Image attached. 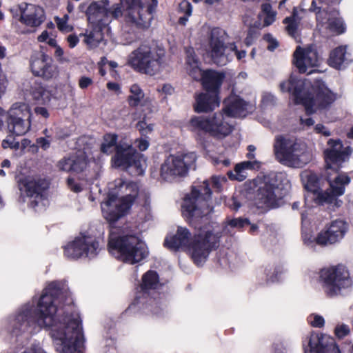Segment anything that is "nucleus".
Segmentation results:
<instances>
[{
  "label": "nucleus",
  "instance_id": "1",
  "mask_svg": "<svg viewBox=\"0 0 353 353\" xmlns=\"http://www.w3.org/2000/svg\"><path fill=\"white\" fill-rule=\"evenodd\" d=\"M73 303L72 294L65 281H54L43 289L37 301L28 302L4 321L1 335L16 348L27 346L32 336L41 329L50 331L59 353H74L83 342L81 320L77 312L61 315L58 303Z\"/></svg>",
  "mask_w": 353,
  "mask_h": 353
},
{
  "label": "nucleus",
  "instance_id": "2",
  "mask_svg": "<svg viewBox=\"0 0 353 353\" xmlns=\"http://www.w3.org/2000/svg\"><path fill=\"white\" fill-rule=\"evenodd\" d=\"M352 149L349 146L343 147L340 140L330 139L327 148L324 150L325 161V174L332 192L323 191L319 188V180L316 174L311 171L305 170L301 174V181L307 190L305 202L310 198L318 205L330 204L339 208L342 201L336 197L344 194L345 186L350 182V178L346 174H339L341 164L345 161Z\"/></svg>",
  "mask_w": 353,
  "mask_h": 353
},
{
  "label": "nucleus",
  "instance_id": "3",
  "mask_svg": "<svg viewBox=\"0 0 353 353\" xmlns=\"http://www.w3.org/2000/svg\"><path fill=\"white\" fill-rule=\"evenodd\" d=\"M195 228L196 230L192 236L188 228L178 227L175 234L165 238L164 244L170 250L187 251L194 263L201 266L206 261L210 252L218 246L221 236L212 224L195 225Z\"/></svg>",
  "mask_w": 353,
  "mask_h": 353
},
{
  "label": "nucleus",
  "instance_id": "4",
  "mask_svg": "<svg viewBox=\"0 0 353 353\" xmlns=\"http://www.w3.org/2000/svg\"><path fill=\"white\" fill-rule=\"evenodd\" d=\"M283 92H289L297 104H303L307 114H310L328 108L336 99L323 82L316 81L314 84L307 79H299L291 76L280 84Z\"/></svg>",
  "mask_w": 353,
  "mask_h": 353
},
{
  "label": "nucleus",
  "instance_id": "5",
  "mask_svg": "<svg viewBox=\"0 0 353 353\" xmlns=\"http://www.w3.org/2000/svg\"><path fill=\"white\" fill-rule=\"evenodd\" d=\"M139 194V187L135 182L118 179L109 184L107 199L101 207L104 218L115 222L123 216L132 207Z\"/></svg>",
  "mask_w": 353,
  "mask_h": 353
},
{
  "label": "nucleus",
  "instance_id": "6",
  "mask_svg": "<svg viewBox=\"0 0 353 353\" xmlns=\"http://www.w3.org/2000/svg\"><path fill=\"white\" fill-rule=\"evenodd\" d=\"M288 180L283 173L272 172L258 176L252 181L255 192V203L258 208H274L279 205L283 196V185H287Z\"/></svg>",
  "mask_w": 353,
  "mask_h": 353
},
{
  "label": "nucleus",
  "instance_id": "7",
  "mask_svg": "<svg viewBox=\"0 0 353 353\" xmlns=\"http://www.w3.org/2000/svg\"><path fill=\"white\" fill-rule=\"evenodd\" d=\"M108 250L115 258L131 265L141 262L148 255L147 245L139 236H117L113 231L110 234Z\"/></svg>",
  "mask_w": 353,
  "mask_h": 353
},
{
  "label": "nucleus",
  "instance_id": "8",
  "mask_svg": "<svg viewBox=\"0 0 353 353\" xmlns=\"http://www.w3.org/2000/svg\"><path fill=\"white\" fill-rule=\"evenodd\" d=\"M276 159L282 165L301 168L307 163V145L302 140L290 135H278L273 144Z\"/></svg>",
  "mask_w": 353,
  "mask_h": 353
},
{
  "label": "nucleus",
  "instance_id": "9",
  "mask_svg": "<svg viewBox=\"0 0 353 353\" xmlns=\"http://www.w3.org/2000/svg\"><path fill=\"white\" fill-rule=\"evenodd\" d=\"M302 239L304 245L310 249L315 250L316 245L328 246L340 243L349 230L348 223L343 219L332 221L316 236L306 228L305 216L301 214Z\"/></svg>",
  "mask_w": 353,
  "mask_h": 353
},
{
  "label": "nucleus",
  "instance_id": "10",
  "mask_svg": "<svg viewBox=\"0 0 353 353\" xmlns=\"http://www.w3.org/2000/svg\"><path fill=\"white\" fill-rule=\"evenodd\" d=\"M128 63L134 70L153 76L166 65L165 49L141 45L129 54Z\"/></svg>",
  "mask_w": 353,
  "mask_h": 353
},
{
  "label": "nucleus",
  "instance_id": "11",
  "mask_svg": "<svg viewBox=\"0 0 353 353\" xmlns=\"http://www.w3.org/2000/svg\"><path fill=\"white\" fill-rule=\"evenodd\" d=\"M228 38L226 32L221 28L211 30L205 46L207 54L218 65H225L232 60L234 53L238 60H242L246 56L245 50H238L235 43H225Z\"/></svg>",
  "mask_w": 353,
  "mask_h": 353
},
{
  "label": "nucleus",
  "instance_id": "12",
  "mask_svg": "<svg viewBox=\"0 0 353 353\" xmlns=\"http://www.w3.org/2000/svg\"><path fill=\"white\" fill-rule=\"evenodd\" d=\"M210 181L205 180L199 187L194 186L188 194L182 204V214L191 224H195L199 219L209 214L212 207L209 204L211 196Z\"/></svg>",
  "mask_w": 353,
  "mask_h": 353
},
{
  "label": "nucleus",
  "instance_id": "13",
  "mask_svg": "<svg viewBox=\"0 0 353 353\" xmlns=\"http://www.w3.org/2000/svg\"><path fill=\"white\" fill-rule=\"evenodd\" d=\"M188 127L192 132H203L217 139H224L233 130L229 119L222 111L207 116H194Z\"/></svg>",
  "mask_w": 353,
  "mask_h": 353
},
{
  "label": "nucleus",
  "instance_id": "14",
  "mask_svg": "<svg viewBox=\"0 0 353 353\" xmlns=\"http://www.w3.org/2000/svg\"><path fill=\"white\" fill-rule=\"evenodd\" d=\"M320 279L324 292L330 297L342 295L352 286L349 271L341 264L323 268Z\"/></svg>",
  "mask_w": 353,
  "mask_h": 353
},
{
  "label": "nucleus",
  "instance_id": "15",
  "mask_svg": "<svg viewBox=\"0 0 353 353\" xmlns=\"http://www.w3.org/2000/svg\"><path fill=\"white\" fill-rule=\"evenodd\" d=\"M111 161L113 167L125 170L132 176L143 175L147 168L145 157L126 143L117 145Z\"/></svg>",
  "mask_w": 353,
  "mask_h": 353
},
{
  "label": "nucleus",
  "instance_id": "16",
  "mask_svg": "<svg viewBox=\"0 0 353 353\" xmlns=\"http://www.w3.org/2000/svg\"><path fill=\"white\" fill-rule=\"evenodd\" d=\"M48 185L44 180L28 176L19 180V201L27 203L35 211L45 210L48 200L45 196V190Z\"/></svg>",
  "mask_w": 353,
  "mask_h": 353
},
{
  "label": "nucleus",
  "instance_id": "17",
  "mask_svg": "<svg viewBox=\"0 0 353 353\" xmlns=\"http://www.w3.org/2000/svg\"><path fill=\"white\" fill-rule=\"evenodd\" d=\"M161 285L158 274L153 270H149L142 277V283L131 307H137L144 311L151 312L155 314L159 313V307L156 299L152 296L156 294V290Z\"/></svg>",
  "mask_w": 353,
  "mask_h": 353
},
{
  "label": "nucleus",
  "instance_id": "18",
  "mask_svg": "<svg viewBox=\"0 0 353 353\" xmlns=\"http://www.w3.org/2000/svg\"><path fill=\"white\" fill-rule=\"evenodd\" d=\"M186 52V70L195 80H201L204 88L208 92H217L222 84L224 74L222 72L208 70L203 71L200 68V61L196 57L194 49L188 48Z\"/></svg>",
  "mask_w": 353,
  "mask_h": 353
},
{
  "label": "nucleus",
  "instance_id": "19",
  "mask_svg": "<svg viewBox=\"0 0 353 353\" xmlns=\"http://www.w3.org/2000/svg\"><path fill=\"white\" fill-rule=\"evenodd\" d=\"M196 155L190 152L181 155H170L160 167V176L162 180L173 182L187 175L190 169L195 168Z\"/></svg>",
  "mask_w": 353,
  "mask_h": 353
},
{
  "label": "nucleus",
  "instance_id": "20",
  "mask_svg": "<svg viewBox=\"0 0 353 353\" xmlns=\"http://www.w3.org/2000/svg\"><path fill=\"white\" fill-rule=\"evenodd\" d=\"M120 3L128 21L141 28L150 26L152 14L158 4L157 0H120Z\"/></svg>",
  "mask_w": 353,
  "mask_h": 353
},
{
  "label": "nucleus",
  "instance_id": "21",
  "mask_svg": "<svg viewBox=\"0 0 353 353\" xmlns=\"http://www.w3.org/2000/svg\"><path fill=\"white\" fill-rule=\"evenodd\" d=\"M99 251V242L95 236L88 232L81 233L64 247V254L70 259L94 257Z\"/></svg>",
  "mask_w": 353,
  "mask_h": 353
},
{
  "label": "nucleus",
  "instance_id": "22",
  "mask_svg": "<svg viewBox=\"0 0 353 353\" xmlns=\"http://www.w3.org/2000/svg\"><path fill=\"white\" fill-rule=\"evenodd\" d=\"M316 14L317 27L320 30L330 35H338L345 32L346 27L343 19L335 8L330 4L321 6L316 10H311Z\"/></svg>",
  "mask_w": 353,
  "mask_h": 353
},
{
  "label": "nucleus",
  "instance_id": "23",
  "mask_svg": "<svg viewBox=\"0 0 353 353\" xmlns=\"http://www.w3.org/2000/svg\"><path fill=\"white\" fill-rule=\"evenodd\" d=\"M304 353H341L334 339L329 335L312 332L302 341Z\"/></svg>",
  "mask_w": 353,
  "mask_h": 353
},
{
  "label": "nucleus",
  "instance_id": "24",
  "mask_svg": "<svg viewBox=\"0 0 353 353\" xmlns=\"http://www.w3.org/2000/svg\"><path fill=\"white\" fill-rule=\"evenodd\" d=\"M294 63L301 73L310 74L319 65L316 50L313 46H298L294 52Z\"/></svg>",
  "mask_w": 353,
  "mask_h": 353
},
{
  "label": "nucleus",
  "instance_id": "25",
  "mask_svg": "<svg viewBox=\"0 0 353 353\" xmlns=\"http://www.w3.org/2000/svg\"><path fill=\"white\" fill-rule=\"evenodd\" d=\"M89 159L84 151L79 150L63 157L57 163L59 171L79 174L84 172L89 165Z\"/></svg>",
  "mask_w": 353,
  "mask_h": 353
},
{
  "label": "nucleus",
  "instance_id": "26",
  "mask_svg": "<svg viewBox=\"0 0 353 353\" xmlns=\"http://www.w3.org/2000/svg\"><path fill=\"white\" fill-rule=\"evenodd\" d=\"M110 2L108 0H101L92 3L88 8L86 14L90 25L108 28Z\"/></svg>",
  "mask_w": 353,
  "mask_h": 353
},
{
  "label": "nucleus",
  "instance_id": "27",
  "mask_svg": "<svg viewBox=\"0 0 353 353\" xmlns=\"http://www.w3.org/2000/svg\"><path fill=\"white\" fill-rule=\"evenodd\" d=\"M254 107L239 96L231 94L223 101L222 112L229 117H244L252 112Z\"/></svg>",
  "mask_w": 353,
  "mask_h": 353
},
{
  "label": "nucleus",
  "instance_id": "28",
  "mask_svg": "<svg viewBox=\"0 0 353 353\" xmlns=\"http://www.w3.org/2000/svg\"><path fill=\"white\" fill-rule=\"evenodd\" d=\"M30 67L34 75L46 79L52 78L57 72V68L52 64V59L41 52L32 56Z\"/></svg>",
  "mask_w": 353,
  "mask_h": 353
},
{
  "label": "nucleus",
  "instance_id": "29",
  "mask_svg": "<svg viewBox=\"0 0 353 353\" xmlns=\"http://www.w3.org/2000/svg\"><path fill=\"white\" fill-rule=\"evenodd\" d=\"M20 21L29 27H38L45 20V12L42 8L34 4L22 3L19 6Z\"/></svg>",
  "mask_w": 353,
  "mask_h": 353
},
{
  "label": "nucleus",
  "instance_id": "30",
  "mask_svg": "<svg viewBox=\"0 0 353 353\" xmlns=\"http://www.w3.org/2000/svg\"><path fill=\"white\" fill-rule=\"evenodd\" d=\"M194 110L197 113L212 112L220 105L217 92H205L195 95Z\"/></svg>",
  "mask_w": 353,
  "mask_h": 353
},
{
  "label": "nucleus",
  "instance_id": "31",
  "mask_svg": "<svg viewBox=\"0 0 353 353\" xmlns=\"http://www.w3.org/2000/svg\"><path fill=\"white\" fill-rule=\"evenodd\" d=\"M352 61V58L350 52L347 51V46H341L330 52L327 63L330 66L341 70L345 68Z\"/></svg>",
  "mask_w": 353,
  "mask_h": 353
},
{
  "label": "nucleus",
  "instance_id": "32",
  "mask_svg": "<svg viewBox=\"0 0 353 353\" xmlns=\"http://www.w3.org/2000/svg\"><path fill=\"white\" fill-rule=\"evenodd\" d=\"M130 94L128 97V104L132 107L150 106L152 104V100L150 97H145L142 88L137 83H134L130 86Z\"/></svg>",
  "mask_w": 353,
  "mask_h": 353
},
{
  "label": "nucleus",
  "instance_id": "33",
  "mask_svg": "<svg viewBox=\"0 0 353 353\" xmlns=\"http://www.w3.org/2000/svg\"><path fill=\"white\" fill-rule=\"evenodd\" d=\"M259 168V163L256 161H246L236 164L233 172L228 173L229 178L242 181L247 177V170Z\"/></svg>",
  "mask_w": 353,
  "mask_h": 353
},
{
  "label": "nucleus",
  "instance_id": "34",
  "mask_svg": "<svg viewBox=\"0 0 353 353\" xmlns=\"http://www.w3.org/2000/svg\"><path fill=\"white\" fill-rule=\"evenodd\" d=\"M108 30V28L103 26H91L85 33V43L90 48H96L103 39V31Z\"/></svg>",
  "mask_w": 353,
  "mask_h": 353
},
{
  "label": "nucleus",
  "instance_id": "35",
  "mask_svg": "<svg viewBox=\"0 0 353 353\" xmlns=\"http://www.w3.org/2000/svg\"><path fill=\"white\" fill-rule=\"evenodd\" d=\"M141 197V207L138 212L137 217L141 222H146L152 219L151 200L149 194L145 192L140 193Z\"/></svg>",
  "mask_w": 353,
  "mask_h": 353
},
{
  "label": "nucleus",
  "instance_id": "36",
  "mask_svg": "<svg viewBox=\"0 0 353 353\" xmlns=\"http://www.w3.org/2000/svg\"><path fill=\"white\" fill-rule=\"evenodd\" d=\"M285 270L283 267H267L264 268L261 274L265 277L267 283H274L280 281L283 279Z\"/></svg>",
  "mask_w": 353,
  "mask_h": 353
},
{
  "label": "nucleus",
  "instance_id": "37",
  "mask_svg": "<svg viewBox=\"0 0 353 353\" xmlns=\"http://www.w3.org/2000/svg\"><path fill=\"white\" fill-rule=\"evenodd\" d=\"M31 94L33 99L40 103H48L50 100V94L43 86L34 83L31 88Z\"/></svg>",
  "mask_w": 353,
  "mask_h": 353
},
{
  "label": "nucleus",
  "instance_id": "38",
  "mask_svg": "<svg viewBox=\"0 0 353 353\" xmlns=\"http://www.w3.org/2000/svg\"><path fill=\"white\" fill-rule=\"evenodd\" d=\"M117 135L116 134H106L103 136V142L101 145V151L106 154L112 152L114 148L116 149L117 142Z\"/></svg>",
  "mask_w": 353,
  "mask_h": 353
},
{
  "label": "nucleus",
  "instance_id": "39",
  "mask_svg": "<svg viewBox=\"0 0 353 353\" xmlns=\"http://www.w3.org/2000/svg\"><path fill=\"white\" fill-rule=\"evenodd\" d=\"M250 222L247 219L237 218L228 219L223 228V232L226 234H232V229L240 230L245 225H249Z\"/></svg>",
  "mask_w": 353,
  "mask_h": 353
},
{
  "label": "nucleus",
  "instance_id": "40",
  "mask_svg": "<svg viewBox=\"0 0 353 353\" xmlns=\"http://www.w3.org/2000/svg\"><path fill=\"white\" fill-rule=\"evenodd\" d=\"M299 21V20L296 16L295 8L293 10V15L286 17L283 20V23L285 24L286 31L292 37H295L297 34Z\"/></svg>",
  "mask_w": 353,
  "mask_h": 353
},
{
  "label": "nucleus",
  "instance_id": "41",
  "mask_svg": "<svg viewBox=\"0 0 353 353\" xmlns=\"http://www.w3.org/2000/svg\"><path fill=\"white\" fill-rule=\"evenodd\" d=\"M261 10L265 14L263 26H269L272 24L276 16V12L272 10V6L270 3H264L261 6Z\"/></svg>",
  "mask_w": 353,
  "mask_h": 353
},
{
  "label": "nucleus",
  "instance_id": "42",
  "mask_svg": "<svg viewBox=\"0 0 353 353\" xmlns=\"http://www.w3.org/2000/svg\"><path fill=\"white\" fill-rule=\"evenodd\" d=\"M179 10L184 14V16L179 18V23L184 26L188 21L189 17L192 14V6L188 1L183 0L179 4Z\"/></svg>",
  "mask_w": 353,
  "mask_h": 353
},
{
  "label": "nucleus",
  "instance_id": "43",
  "mask_svg": "<svg viewBox=\"0 0 353 353\" xmlns=\"http://www.w3.org/2000/svg\"><path fill=\"white\" fill-rule=\"evenodd\" d=\"M68 15L64 14L63 17H55V21L59 30L65 32H70L72 29V26L68 24Z\"/></svg>",
  "mask_w": 353,
  "mask_h": 353
},
{
  "label": "nucleus",
  "instance_id": "44",
  "mask_svg": "<svg viewBox=\"0 0 353 353\" xmlns=\"http://www.w3.org/2000/svg\"><path fill=\"white\" fill-rule=\"evenodd\" d=\"M309 324L314 327L321 328L325 325L324 318L317 314H311L307 317Z\"/></svg>",
  "mask_w": 353,
  "mask_h": 353
},
{
  "label": "nucleus",
  "instance_id": "45",
  "mask_svg": "<svg viewBox=\"0 0 353 353\" xmlns=\"http://www.w3.org/2000/svg\"><path fill=\"white\" fill-rule=\"evenodd\" d=\"M350 333V328L349 325L340 323L336 325L334 328V334L338 339H343Z\"/></svg>",
  "mask_w": 353,
  "mask_h": 353
},
{
  "label": "nucleus",
  "instance_id": "46",
  "mask_svg": "<svg viewBox=\"0 0 353 353\" xmlns=\"http://www.w3.org/2000/svg\"><path fill=\"white\" fill-rule=\"evenodd\" d=\"M255 28L259 29L261 28V23H257V25L255 24L254 27L250 28L248 32V35L245 39V43L247 46H250L252 43L253 41L257 37L258 32L256 30Z\"/></svg>",
  "mask_w": 353,
  "mask_h": 353
},
{
  "label": "nucleus",
  "instance_id": "47",
  "mask_svg": "<svg viewBox=\"0 0 353 353\" xmlns=\"http://www.w3.org/2000/svg\"><path fill=\"white\" fill-rule=\"evenodd\" d=\"M137 128L142 136H147L153 131V125L148 124L145 121H141L137 123Z\"/></svg>",
  "mask_w": 353,
  "mask_h": 353
},
{
  "label": "nucleus",
  "instance_id": "48",
  "mask_svg": "<svg viewBox=\"0 0 353 353\" xmlns=\"http://www.w3.org/2000/svg\"><path fill=\"white\" fill-rule=\"evenodd\" d=\"M39 42H45L50 46L56 45V39L50 35L47 30H43L41 34L37 37Z\"/></svg>",
  "mask_w": 353,
  "mask_h": 353
},
{
  "label": "nucleus",
  "instance_id": "49",
  "mask_svg": "<svg viewBox=\"0 0 353 353\" xmlns=\"http://www.w3.org/2000/svg\"><path fill=\"white\" fill-rule=\"evenodd\" d=\"M67 185L68 188L75 193H79L83 190L82 185L71 176L68 178Z\"/></svg>",
  "mask_w": 353,
  "mask_h": 353
},
{
  "label": "nucleus",
  "instance_id": "50",
  "mask_svg": "<svg viewBox=\"0 0 353 353\" xmlns=\"http://www.w3.org/2000/svg\"><path fill=\"white\" fill-rule=\"evenodd\" d=\"M276 99L270 92H264L262 95L261 103L264 106H270L275 104Z\"/></svg>",
  "mask_w": 353,
  "mask_h": 353
},
{
  "label": "nucleus",
  "instance_id": "51",
  "mask_svg": "<svg viewBox=\"0 0 353 353\" xmlns=\"http://www.w3.org/2000/svg\"><path fill=\"white\" fill-rule=\"evenodd\" d=\"M28 148H29V150H31L32 152H36L38 150V146L34 144H31L30 140L28 139H22L21 141V152L24 153Z\"/></svg>",
  "mask_w": 353,
  "mask_h": 353
},
{
  "label": "nucleus",
  "instance_id": "52",
  "mask_svg": "<svg viewBox=\"0 0 353 353\" xmlns=\"http://www.w3.org/2000/svg\"><path fill=\"white\" fill-rule=\"evenodd\" d=\"M340 0H312L310 11L316 10L317 8L321 7V6L327 5L333 2L339 1Z\"/></svg>",
  "mask_w": 353,
  "mask_h": 353
},
{
  "label": "nucleus",
  "instance_id": "53",
  "mask_svg": "<svg viewBox=\"0 0 353 353\" xmlns=\"http://www.w3.org/2000/svg\"><path fill=\"white\" fill-rule=\"evenodd\" d=\"M225 181V178L221 176H214L211 179V183L214 188L220 190L223 183Z\"/></svg>",
  "mask_w": 353,
  "mask_h": 353
},
{
  "label": "nucleus",
  "instance_id": "54",
  "mask_svg": "<svg viewBox=\"0 0 353 353\" xmlns=\"http://www.w3.org/2000/svg\"><path fill=\"white\" fill-rule=\"evenodd\" d=\"M93 83V79L86 76H82L79 79V87L81 89H86Z\"/></svg>",
  "mask_w": 353,
  "mask_h": 353
},
{
  "label": "nucleus",
  "instance_id": "55",
  "mask_svg": "<svg viewBox=\"0 0 353 353\" xmlns=\"http://www.w3.org/2000/svg\"><path fill=\"white\" fill-rule=\"evenodd\" d=\"M121 4H117L114 5L112 7V9H110V13H109V19H110V17L117 19L122 16V9H121Z\"/></svg>",
  "mask_w": 353,
  "mask_h": 353
},
{
  "label": "nucleus",
  "instance_id": "56",
  "mask_svg": "<svg viewBox=\"0 0 353 353\" xmlns=\"http://www.w3.org/2000/svg\"><path fill=\"white\" fill-rule=\"evenodd\" d=\"M225 203L227 206L234 210H238L241 207L240 203L234 197L230 198L225 200Z\"/></svg>",
  "mask_w": 353,
  "mask_h": 353
},
{
  "label": "nucleus",
  "instance_id": "57",
  "mask_svg": "<svg viewBox=\"0 0 353 353\" xmlns=\"http://www.w3.org/2000/svg\"><path fill=\"white\" fill-rule=\"evenodd\" d=\"M314 132L318 134H321L325 137H329L331 134L330 130L322 124H317L314 127Z\"/></svg>",
  "mask_w": 353,
  "mask_h": 353
},
{
  "label": "nucleus",
  "instance_id": "58",
  "mask_svg": "<svg viewBox=\"0 0 353 353\" xmlns=\"http://www.w3.org/2000/svg\"><path fill=\"white\" fill-rule=\"evenodd\" d=\"M136 147H137L141 151L146 150L149 147V141L145 139H140L136 140Z\"/></svg>",
  "mask_w": 353,
  "mask_h": 353
},
{
  "label": "nucleus",
  "instance_id": "59",
  "mask_svg": "<svg viewBox=\"0 0 353 353\" xmlns=\"http://www.w3.org/2000/svg\"><path fill=\"white\" fill-rule=\"evenodd\" d=\"M15 139L11 136L8 135L5 139L2 141L1 145L3 148L7 149V148H11L13 146V143Z\"/></svg>",
  "mask_w": 353,
  "mask_h": 353
},
{
  "label": "nucleus",
  "instance_id": "60",
  "mask_svg": "<svg viewBox=\"0 0 353 353\" xmlns=\"http://www.w3.org/2000/svg\"><path fill=\"white\" fill-rule=\"evenodd\" d=\"M37 143L43 150H47L50 146V141L44 137H39L37 139Z\"/></svg>",
  "mask_w": 353,
  "mask_h": 353
},
{
  "label": "nucleus",
  "instance_id": "61",
  "mask_svg": "<svg viewBox=\"0 0 353 353\" xmlns=\"http://www.w3.org/2000/svg\"><path fill=\"white\" fill-rule=\"evenodd\" d=\"M265 39L268 42H270V44L268 46V49L269 50L272 51V50H274L278 46L277 41L275 39H274L270 34H266L265 36Z\"/></svg>",
  "mask_w": 353,
  "mask_h": 353
},
{
  "label": "nucleus",
  "instance_id": "62",
  "mask_svg": "<svg viewBox=\"0 0 353 353\" xmlns=\"http://www.w3.org/2000/svg\"><path fill=\"white\" fill-rule=\"evenodd\" d=\"M67 41L69 43V46L72 48L77 46L79 40L77 36L74 34H70L68 37Z\"/></svg>",
  "mask_w": 353,
  "mask_h": 353
},
{
  "label": "nucleus",
  "instance_id": "63",
  "mask_svg": "<svg viewBox=\"0 0 353 353\" xmlns=\"http://www.w3.org/2000/svg\"><path fill=\"white\" fill-rule=\"evenodd\" d=\"M34 111L37 114L41 115L45 119H46L49 117L48 111L46 108L37 107V108H35Z\"/></svg>",
  "mask_w": 353,
  "mask_h": 353
},
{
  "label": "nucleus",
  "instance_id": "64",
  "mask_svg": "<svg viewBox=\"0 0 353 353\" xmlns=\"http://www.w3.org/2000/svg\"><path fill=\"white\" fill-rule=\"evenodd\" d=\"M52 47H54L55 51L54 54L59 59H62L63 55V50L57 45L56 43L55 46H52Z\"/></svg>",
  "mask_w": 353,
  "mask_h": 353
}]
</instances>
